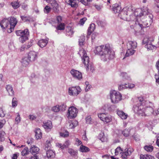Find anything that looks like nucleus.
Wrapping results in <instances>:
<instances>
[{
	"mask_svg": "<svg viewBox=\"0 0 159 159\" xmlns=\"http://www.w3.org/2000/svg\"><path fill=\"white\" fill-rule=\"evenodd\" d=\"M94 52L95 54L99 55L101 59L104 61H108L115 57V52L111 49L108 45L97 47Z\"/></svg>",
	"mask_w": 159,
	"mask_h": 159,
	"instance_id": "nucleus-1",
	"label": "nucleus"
},
{
	"mask_svg": "<svg viewBox=\"0 0 159 159\" xmlns=\"http://www.w3.org/2000/svg\"><path fill=\"white\" fill-rule=\"evenodd\" d=\"M149 9L147 7H143L142 9H138L134 12V15L136 17V20L135 23L136 26L142 28L143 25L141 22V18L144 15L149 13Z\"/></svg>",
	"mask_w": 159,
	"mask_h": 159,
	"instance_id": "nucleus-2",
	"label": "nucleus"
},
{
	"mask_svg": "<svg viewBox=\"0 0 159 159\" xmlns=\"http://www.w3.org/2000/svg\"><path fill=\"white\" fill-rule=\"evenodd\" d=\"M141 103L139 104H137L134 106L133 109L135 112L137 113L140 116H146L149 115L150 113V111L147 110V109L149 107H147L146 109L144 108V106Z\"/></svg>",
	"mask_w": 159,
	"mask_h": 159,
	"instance_id": "nucleus-3",
	"label": "nucleus"
},
{
	"mask_svg": "<svg viewBox=\"0 0 159 159\" xmlns=\"http://www.w3.org/2000/svg\"><path fill=\"white\" fill-rule=\"evenodd\" d=\"M137 43L135 41H128L127 43V50L125 56L127 57L133 55L135 52L134 49L137 48Z\"/></svg>",
	"mask_w": 159,
	"mask_h": 159,
	"instance_id": "nucleus-4",
	"label": "nucleus"
},
{
	"mask_svg": "<svg viewBox=\"0 0 159 159\" xmlns=\"http://www.w3.org/2000/svg\"><path fill=\"white\" fill-rule=\"evenodd\" d=\"M16 33L17 36H20L19 40L22 43H24L28 39V36L29 34L28 29H25L24 30H18L16 32Z\"/></svg>",
	"mask_w": 159,
	"mask_h": 159,
	"instance_id": "nucleus-5",
	"label": "nucleus"
},
{
	"mask_svg": "<svg viewBox=\"0 0 159 159\" xmlns=\"http://www.w3.org/2000/svg\"><path fill=\"white\" fill-rule=\"evenodd\" d=\"M149 12L146 14V15H144V16L142 17V20H141L140 21L141 23L143 25V26L141 28H143L144 27L146 26L148 27L151 25L152 22V15L149 14Z\"/></svg>",
	"mask_w": 159,
	"mask_h": 159,
	"instance_id": "nucleus-6",
	"label": "nucleus"
},
{
	"mask_svg": "<svg viewBox=\"0 0 159 159\" xmlns=\"http://www.w3.org/2000/svg\"><path fill=\"white\" fill-rule=\"evenodd\" d=\"M120 93L115 90L111 91L110 92V98L112 103H116L121 99Z\"/></svg>",
	"mask_w": 159,
	"mask_h": 159,
	"instance_id": "nucleus-7",
	"label": "nucleus"
},
{
	"mask_svg": "<svg viewBox=\"0 0 159 159\" xmlns=\"http://www.w3.org/2000/svg\"><path fill=\"white\" fill-rule=\"evenodd\" d=\"M98 116L101 120L106 123L110 122L112 120L111 116L108 115L107 113H99L98 114Z\"/></svg>",
	"mask_w": 159,
	"mask_h": 159,
	"instance_id": "nucleus-8",
	"label": "nucleus"
},
{
	"mask_svg": "<svg viewBox=\"0 0 159 159\" xmlns=\"http://www.w3.org/2000/svg\"><path fill=\"white\" fill-rule=\"evenodd\" d=\"M83 63L86 67L87 70L90 69L92 71L94 70V68L92 64L89 63V56H86L82 58Z\"/></svg>",
	"mask_w": 159,
	"mask_h": 159,
	"instance_id": "nucleus-9",
	"label": "nucleus"
},
{
	"mask_svg": "<svg viewBox=\"0 0 159 159\" xmlns=\"http://www.w3.org/2000/svg\"><path fill=\"white\" fill-rule=\"evenodd\" d=\"M81 89L79 86L69 88L68 89L69 94L70 95L77 96L81 92Z\"/></svg>",
	"mask_w": 159,
	"mask_h": 159,
	"instance_id": "nucleus-10",
	"label": "nucleus"
},
{
	"mask_svg": "<svg viewBox=\"0 0 159 159\" xmlns=\"http://www.w3.org/2000/svg\"><path fill=\"white\" fill-rule=\"evenodd\" d=\"M77 110L76 108L73 106L70 107L68 110V118L71 119L77 116Z\"/></svg>",
	"mask_w": 159,
	"mask_h": 159,
	"instance_id": "nucleus-11",
	"label": "nucleus"
},
{
	"mask_svg": "<svg viewBox=\"0 0 159 159\" xmlns=\"http://www.w3.org/2000/svg\"><path fill=\"white\" fill-rule=\"evenodd\" d=\"M10 23L9 20L8 19H4L0 22V26L4 31L6 29L7 30L10 29Z\"/></svg>",
	"mask_w": 159,
	"mask_h": 159,
	"instance_id": "nucleus-12",
	"label": "nucleus"
},
{
	"mask_svg": "<svg viewBox=\"0 0 159 159\" xmlns=\"http://www.w3.org/2000/svg\"><path fill=\"white\" fill-rule=\"evenodd\" d=\"M9 22L10 25V29L7 30V32L8 33H11L13 30L14 27L17 22V21L15 18L11 17L10 18Z\"/></svg>",
	"mask_w": 159,
	"mask_h": 159,
	"instance_id": "nucleus-13",
	"label": "nucleus"
},
{
	"mask_svg": "<svg viewBox=\"0 0 159 159\" xmlns=\"http://www.w3.org/2000/svg\"><path fill=\"white\" fill-rule=\"evenodd\" d=\"M70 73L72 76L76 79L80 80L82 78L81 73L76 70L72 69L70 71Z\"/></svg>",
	"mask_w": 159,
	"mask_h": 159,
	"instance_id": "nucleus-14",
	"label": "nucleus"
},
{
	"mask_svg": "<svg viewBox=\"0 0 159 159\" xmlns=\"http://www.w3.org/2000/svg\"><path fill=\"white\" fill-rule=\"evenodd\" d=\"M129 11L127 9H124L121 11L120 13V18L124 20L129 21V19L128 18V14L129 13Z\"/></svg>",
	"mask_w": 159,
	"mask_h": 159,
	"instance_id": "nucleus-15",
	"label": "nucleus"
},
{
	"mask_svg": "<svg viewBox=\"0 0 159 159\" xmlns=\"http://www.w3.org/2000/svg\"><path fill=\"white\" fill-rule=\"evenodd\" d=\"M27 57L31 61H34L37 57V53L34 51H30Z\"/></svg>",
	"mask_w": 159,
	"mask_h": 159,
	"instance_id": "nucleus-16",
	"label": "nucleus"
},
{
	"mask_svg": "<svg viewBox=\"0 0 159 159\" xmlns=\"http://www.w3.org/2000/svg\"><path fill=\"white\" fill-rule=\"evenodd\" d=\"M52 9L55 12H58L59 11V4L55 0H52L50 2Z\"/></svg>",
	"mask_w": 159,
	"mask_h": 159,
	"instance_id": "nucleus-17",
	"label": "nucleus"
},
{
	"mask_svg": "<svg viewBox=\"0 0 159 159\" xmlns=\"http://www.w3.org/2000/svg\"><path fill=\"white\" fill-rule=\"evenodd\" d=\"M55 154L54 152L52 150H48L46 152V155L45 159H52L54 157Z\"/></svg>",
	"mask_w": 159,
	"mask_h": 159,
	"instance_id": "nucleus-18",
	"label": "nucleus"
},
{
	"mask_svg": "<svg viewBox=\"0 0 159 159\" xmlns=\"http://www.w3.org/2000/svg\"><path fill=\"white\" fill-rule=\"evenodd\" d=\"M30 152L34 155L38 154L39 150V148L34 145L32 146L30 148Z\"/></svg>",
	"mask_w": 159,
	"mask_h": 159,
	"instance_id": "nucleus-19",
	"label": "nucleus"
},
{
	"mask_svg": "<svg viewBox=\"0 0 159 159\" xmlns=\"http://www.w3.org/2000/svg\"><path fill=\"white\" fill-rule=\"evenodd\" d=\"M70 143L69 140L66 141L65 143L62 144L57 143L56 144L57 146L61 149H64L68 148L70 145Z\"/></svg>",
	"mask_w": 159,
	"mask_h": 159,
	"instance_id": "nucleus-20",
	"label": "nucleus"
},
{
	"mask_svg": "<svg viewBox=\"0 0 159 159\" xmlns=\"http://www.w3.org/2000/svg\"><path fill=\"white\" fill-rule=\"evenodd\" d=\"M48 41L47 39L40 40L38 42V44L40 47L43 48L45 47L47 44Z\"/></svg>",
	"mask_w": 159,
	"mask_h": 159,
	"instance_id": "nucleus-21",
	"label": "nucleus"
},
{
	"mask_svg": "<svg viewBox=\"0 0 159 159\" xmlns=\"http://www.w3.org/2000/svg\"><path fill=\"white\" fill-rule=\"evenodd\" d=\"M117 114L118 116L122 119L125 120L127 118V114L124 113L122 111L117 110Z\"/></svg>",
	"mask_w": 159,
	"mask_h": 159,
	"instance_id": "nucleus-22",
	"label": "nucleus"
},
{
	"mask_svg": "<svg viewBox=\"0 0 159 159\" xmlns=\"http://www.w3.org/2000/svg\"><path fill=\"white\" fill-rule=\"evenodd\" d=\"M104 109L105 110H107L110 111H113L116 108V107L114 105L107 104L104 105Z\"/></svg>",
	"mask_w": 159,
	"mask_h": 159,
	"instance_id": "nucleus-23",
	"label": "nucleus"
},
{
	"mask_svg": "<svg viewBox=\"0 0 159 159\" xmlns=\"http://www.w3.org/2000/svg\"><path fill=\"white\" fill-rule=\"evenodd\" d=\"M35 137L37 139H41L42 137V133L41 130L39 128H36L35 131Z\"/></svg>",
	"mask_w": 159,
	"mask_h": 159,
	"instance_id": "nucleus-24",
	"label": "nucleus"
},
{
	"mask_svg": "<svg viewBox=\"0 0 159 159\" xmlns=\"http://www.w3.org/2000/svg\"><path fill=\"white\" fill-rule=\"evenodd\" d=\"M112 7L113 10L115 13H119L121 9L120 6L117 3L114 4Z\"/></svg>",
	"mask_w": 159,
	"mask_h": 159,
	"instance_id": "nucleus-25",
	"label": "nucleus"
},
{
	"mask_svg": "<svg viewBox=\"0 0 159 159\" xmlns=\"http://www.w3.org/2000/svg\"><path fill=\"white\" fill-rule=\"evenodd\" d=\"M43 126L44 128L47 129H51L52 127V123L50 120L48 121L47 122L44 123Z\"/></svg>",
	"mask_w": 159,
	"mask_h": 159,
	"instance_id": "nucleus-26",
	"label": "nucleus"
},
{
	"mask_svg": "<svg viewBox=\"0 0 159 159\" xmlns=\"http://www.w3.org/2000/svg\"><path fill=\"white\" fill-rule=\"evenodd\" d=\"M30 61L27 57H25L22 59L21 63L22 65L24 67H26L29 64Z\"/></svg>",
	"mask_w": 159,
	"mask_h": 159,
	"instance_id": "nucleus-27",
	"label": "nucleus"
},
{
	"mask_svg": "<svg viewBox=\"0 0 159 159\" xmlns=\"http://www.w3.org/2000/svg\"><path fill=\"white\" fill-rule=\"evenodd\" d=\"M154 40L153 38L152 37H149L148 36H146L144 38L143 43L144 44H146L147 43H150Z\"/></svg>",
	"mask_w": 159,
	"mask_h": 159,
	"instance_id": "nucleus-28",
	"label": "nucleus"
},
{
	"mask_svg": "<svg viewBox=\"0 0 159 159\" xmlns=\"http://www.w3.org/2000/svg\"><path fill=\"white\" fill-rule=\"evenodd\" d=\"M74 33L73 29L72 27L67 26L66 28V34L69 36H72Z\"/></svg>",
	"mask_w": 159,
	"mask_h": 159,
	"instance_id": "nucleus-29",
	"label": "nucleus"
},
{
	"mask_svg": "<svg viewBox=\"0 0 159 159\" xmlns=\"http://www.w3.org/2000/svg\"><path fill=\"white\" fill-rule=\"evenodd\" d=\"M6 89L9 95L12 96L14 95V91L11 85H8L6 87Z\"/></svg>",
	"mask_w": 159,
	"mask_h": 159,
	"instance_id": "nucleus-30",
	"label": "nucleus"
},
{
	"mask_svg": "<svg viewBox=\"0 0 159 159\" xmlns=\"http://www.w3.org/2000/svg\"><path fill=\"white\" fill-rule=\"evenodd\" d=\"M67 3L70 5L72 7H77L78 6L77 1L75 0H68Z\"/></svg>",
	"mask_w": 159,
	"mask_h": 159,
	"instance_id": "nucleus-31",
	"label": "nucleus"
},
{
	"mask_svg": "<svg viewBox=\"0 0 159 159\" xmlns=\"http://www.w3.org/2000/svg\"><path fill=\"white\" fill-rule=\"evenodd\" d=\"M156 66L158 70V75L156 74L155 75V78L156 80V82L159 84V59L158 61L157 62Z\"/></svg>",
	"mask_w": 159,
	"mask_h": 159,
	"instance_id": "nucleus-32",
	"label": "nucleus"
},
{
	"mask_svg": "<svg viewBox=\"0 0 159 159\" xmlns=\"http://www.w3.org/2000/svg\"><path fill=\"white\" fill-rule=\"evenodd\" d=\"M95 29V24H91L90 25L89 27L88 30V34L89 35H90L93 31Z\"/></svg>",
	"mask_w": 159,
	"mask_h": 159,
	"instance_id": "nucleus-33",
	"label": "nucleus"
},
{
	"mask_svg": "<svg viewBox=\"0 0 159 159\" xmlns=\"http://www.w3.org/2000/svg\"><path fill=\"white\" fill-rule=\"evenodd\" d=\"M140 159H155L154 157L148 155H141Z\"/></svg>",
	"mask_w": 159,
	"mask_h": 159,
	"instance_id": "nucleus-34",
	"label": "nucleus"
},
{
	"mask_svg": "<svg viewBox=\"0 0 159 159\" xmlns=\"http://www.w3.org/2000/svg\"><path fill=\"white\" fill-rule=\"evenodd\" d=\"M14 9H16L18 8L20 6L19 2L18 1H14L12 2L11 4Z\"/></svg>",
	"mask_w": 159,
	"mask_h": 159,
	"instance_id": "nucleus-35",
	"label": "nucleus"
},
{
	"mask_svg": "<svg viewBox=\"0 0 159 159\" xmlns=\"http://www.w3.org/2000/svg\"><path fill=\"white\" fill-rule=\"evenodd\" d=\"M145 47L148 50H152L153 49L156 48V47H155V46L151 44V42H150V43L146 44Z\"/></svg>",
	"mask_w": 159,
	"mask_h": 159,
	"instance_id": "nucleus-36",
	"label": "nucleus"
},
{
	"mask_svg": "<svg viewBox=\"0 0 159 159\" xmlns=\"http://www.w3.org/2000/svg\"><path fill=\"white\" fill-rule=\"evenodd\" d=\"M78 53L82 58L87 55L85 50L83 48L80 49Z\"/></svg>",
	"mask_w": 159,
	"mask_h": 159,
	"instance_id": "nucleus-37",
	"label": "nucleus"
},
{
	"mask_svg": "<svg viewBox=\"0 0 159 159\" xmlns=\"http://www.w3.org/2000/svg\"><path fill=\"white\" fill-rule=\"evenodd\" d=\"M149 110L150 111V113L154 115H157L159 114V108L157 109V111L155 112L153 110V109L151 107H149L147 109V110Z\"/></svg>",
	"mask_w": 159,
	"mask_h": 159,
	"instance_id": "nucleus-38",
	"label": "nucleus"
},
{
	"mask_svg": "<svg viewBox=\"0 0 159 159\" xmlns=\"http://www.w3.org/2000/svg\"><path fill=\"white\" fill-rule=\"evenodd\" d=\"M80 150L82 152H87L90 149L88 147L82 145L80 146Z\"/></svg>",
	"mask_w": 159,
	"mask_h": 159,
	"instance_id": "nucleus-39",
	"label": "nucleus"
},
{
	"mask_svg": "<svg viewBox=\"0 0 159 159\" xmlns=\"http://www.w3.org/2000/svg\"><path fill=\"white\" fill-rule=\"evenodd\" d=\"M144 148L147 152H151L153 149V147L151 145H146L144 147Z\"/></svg>",
	"mask_w": 159,
	"mask_h": 159,
	"instance_id": "nucleus-40",
	"label": "nucleus"
},
{
	"mask_svg": "<svg viewBox=\"0 0 159 159\" xmlns=\"http://www.w3.org/2000/svg\"><path fill=\"white\" fill-rule=\"evenodd\" d=\"M99 138L102 142H104L107 140V138L105 136L103 133H100L99 135Z\"/></svg>",
	"mask_w": 159,
	"mask_h": 159,
	"instance_id": "nucleus-41",
	"label": "nucleus"
},
{
	"mask_svg": "<svg viewBox=\"0 0 159 159\" xmlns=\"http://www.w3.org/2000/svg\"><path fill=\"white\" fill-rule=\"evenodd\" d=\"M52 110L54 112H58L60 111V106L57 105L53 106L52 108Z\"/></svg>",
	"mask_w": 159,
	"mask_h": 159,
	"instance_id": "nucleus-42",
	"label": "nucleus"
},
{
	"mask_svg": "<svg viewBox=\"0 0 159 159\" xmlns=\"http://www.w3.org/2000/svg\"><path fill=\"white\" fill-rule=\"evenodd\" d=\"M85 39L84 36H82L80 37V39L79 40V44L80 46H82L84 45Z\"/></svg>",
	"mask_w": 159,
	"mask_h": 159,
	"instance_id": "nucleus-43",
	"label": "nucleus"
},
{
	"mask_svg": "<svg viewBox=\"0 0 159 159\" xmlns=\"http://www.w3.org/2000/svg\"><path fill=\"white\" fill-rule=\"evenodd\" d=\"M29 153L28 148L27 147L24 148L21 152V155L23 156L27 155Z\"/></svg>",
	"mask_w": 159,
	"mask_h": 159,
	"instance_id": "nucleus-44",
	"label": "nucleus"
},
{
	"mask_svg": "<svg viewBox=\"0 0 159 159\" xmlns=\"http://www.w3.org/2000/svg\"><path fill=\"white\" fill-rule=\"evenodd\" d=\"M57 30H63L65 29V24L64 23H61L57 27Z\"/></svg>",
	"mask_w": 159,
	"mask_h": 159,
	"instance_id": "nucleus-45",
	"label": "nucleus"
},
{
	"mask_svg": "<svg viewBox=\"0 0 159 159\" xmlns=\"http://www.w3.org/2000/svg\"><path fill=\"white\" fill-rule=\"evenodd\" d=\"M5 134V132L3 131H0V141H3L5 140L4 136Z\"/></svg>",
	"mask_w": 159,
	"mask_h": 159,
	"instance_id": "nucleus-46",
	"label": "nucleus"
},
{
	"mask_svg": "<svg viewBox=\"0 0 159 159\" xmlns=\"http://www.w3.org/2000/svg\"><path fill=\"white\" fill-rule=\"evenodd\" d=\"M123 151V150L120 147H118L116 148L115 150V154L116 155L119 154H121Z\"/></svg>",
	"mask_w": 159,
	"mask_h": 159,
	"instance_id": "nucleus-47",
	"label": "nucleus"
},
{
	"mask_svg": "<svg viewBox=\"0 0 159 159\" xmlns=\"http://www.w3.org/2000/svg\"><path fill=\"white\" fill-rule=\"evenodd\" d=\"M121 76H122L123 79L129 80L130 77L125 72H123L121 73Z\"/></svg>",
	"mask_w": 159,
	"mask_h": 159,
	"instance_id": "nucleus-48",
	"label": "nucleus"
},
{
	"mask_svg": "<svg viewBox=\"0 0 159 159\" xmlns=\"http://www.w3.org/2000/svg\"><path fill=\"white\" fill-rule=\"evenodd\" d=\"M68 152L72 156L75 155L77 153V152L76 151L71 148L69 149H68Z\"/></svg>",
	"mask_w": 159,
	"mask_h": 159,
	"instance_id": "nucleus-49",
	"label": "nucleus"
},
{
	"mask_svg": "<svg viewBox=\"0 0 159 159\" xmlns=\"http://www.w3.org/2000/svg\"><path fill=\"white\" fill-rule=\"evenodd\" d=\"M51 10V8L48 6H46L44 9V12L45 13H49Z\"/></svg>",
	"mask_w": 159,
	"mask_h": 159,
	"instance_id": "nucleus-50",
	"label": "nucleus"
},
{
	"mask_svg": "<svg viewBox=\"0 0 159 159\" xmlns=\"http://www.w3.org/2000/svg\"><path fill=\"white\" fill-rule=\"evenodd\" d=\"M86 123L88 124L92 123V119L90 116H88L85 118Z\"/></svg>",
	"mask_w": 159,
	"mask_h": 159,
	"instance_id": "nucleus-51",
	"label": "nucleus"
},
{
	"mask_svg": "<svg viewBox=\"0 0 159 159\" xmlns=\"http://www.w3.org/2000/svg\"><path fill=\"white\" fill-rule=\"evenodd\" d=\"M122 134L125 137L128 136L129 134V130L128 129H125L122 131Z\"/></svg>",
	"mask_w": 159,
	"mask_h": 159,
	"instance_id": "nucleus-52",
	"label": "nucleus"
},
{
	"mask_svg": "<svg viewBox=\"0 0 159 159\" xmlns=\"http://www.w3.org/2000/svg\"><path fill=\"white\" fill-rule=\"evenodd\" d=\"M60 106V111H62L66 110V106L65 104H62Z\"/></svg>",
	"mask_w": 159,
	"mask_h": 159,
	"instance_id": "nucleus-53",
	"label": "nucleus"
},
{
	"mask_svg": "<svg viewBox=\"0 0 159 159\" xmlns=\"http://www.w3.org/2000/svg\"><path fill=\"white\" fill-rule=\"evenodd\" d=\"M51 144L50 142L49 141L47 140L46 141V143L45 145V149L47 150L49 148H50Z\"/></svg>",
	"mask_w": 159,
	"mask_h": 159,
	"instance_id": "nucleus-54",
	"label": "nucleus"
},
{
	"mask_svg": "<svg viewBox=\"0 0 159 159\" xmlns=\"http://www.w3.org/2000/svg\"><path fill=\"white\" fill-rule=\"evenodd\" d=\"M17 116L15 118V122H16V124H18L20 121L21 119L20 117V115H19V113H17Z\"/></svg>",
	"mask_w": 159,
	"mask_h": 159,
	"instance_id": "nucleus-55",
	"label": "nucleus"
},
{
	"mask_svg": "<svg viewBox=\"0 0 159 159\" xmlns=\"http://www.w3.org/2000/svg\"><path fill=\"white\" fill-rule=\"evenodd\" d=\"M79 1L85 5H87L89 2H90L92 1V0H79Z\"/></svg>",
	"mask_w": 159,
	"mask_h": 159,
	"instance_id": "nucleus-56",
	"label": "nucleus"
},
{
	"mask_svg": "<svg viewBox=\"0 0 159 159\" xmlns=\"http://www.w3.org/2000/svg\"><path fill=\"white\" fill-rule=\"evenodd\" d=\"M17 101L16 98H13L12 101V106L14 107L17 106Z\"/></svg>",
	"mask_w": 159,
	"mask_h": 159,
	"instance_id": "nucleus-57",
	"label": "nucleus"
},
{
	"mask_svg": "<svg viewBox=\"0 0 159 159\" xmlns=\"http://www.w3.org/2000/svg\"><path fill=\"white\" fill-rule=\"evenodd\" d=\"M60 135L61 137H66L68 136V132L67 131H65V132H61L60 133Z\"/></svg>",
	"mask_w": 159,
	"mask_h": 159,
	"instance_id": "nucleus-58",
	"label": "nucleus"
},
{
	"mask_svg": "<svg viewBox=\"0 0 159 159\" xmlns=\"http://www.w3.org/2000/svg\"><path fill=\"white\" fill-rule=\"evenodd\" d=\"M86 20L87 19L85 17L81 19L79 21V24L81 25H83Z\"/></svg>",
	"mask_w": 159,
	"mask_h": 159,
	"instance_id": "nucleus-59",
	"label": "nucleus"
},
{
	"mask_svg": "<svg viewBox=\"0 0 159 159\" xmlns=\"http://www.w3.org/2000/svg\"><path fill=\"white\" fill-rule=\"evenodd\" d=\"M125 151L123 152H122L121 154V157L122 158H126L127 156L128 155V153L127 152V151L126 149L125 150Z\"/></svg>",
	"mask_w": 159,
	"mask_h": 159,
	"instance_id": "nucleus-60",
	"label": "nucleus"
},
{
	"mask_svg": "<svg viewBox=\"0 0 159 159\" xmlns=\"http://www.w3.org/2000/svg\"><path fill=\"white\" fill-rule=\"evenodd\" d=\"M21 18L22 20L24 21H30V18L28 16H21Z\"/></svg>",
	"mask_w": 159,
	"mask_h": 159,
	"instance_id": "nucleus-61",
	"label": "nucleus"
},
{
	"mask_svg": "<svg viewBox=\"0 0 159 159\" xmlns=\"http://www.w3.org/2000/svg\"><path fill=\"white\" fill-rule=\"evenodd\" d=\"M94 6L96 9L98 11L100 10L103 7L102 5L95 4Z\"/></svg>",
	"mask_w": 159,
	"mask_h": 159,
	"instance_id": "nucleus-62",
	"label": "nucleus"
},
{
	"mask_svg": "<svg viewBox=\"0 0 159 159\" xmlns=\"http://www.w3.org/2000/svg\"><path fill=\"white\" fill-rule=\"evenodd\" d=\"M127 86L126 85V84L125 85L121 84L118 87L119 89L120 90H121L123 89L127 88Z\"/></svg>",
	"mask_w": 159,
	"mask_h": 159,
	"instance_id": "nucleus-63",
	"label": "nucleus"
},
{
	"mask_svg": "<svg viewBox=\"0 0 159 159\" xmlns=\"http://www.w3.org/2000/svg\"><path fill=\"white\" fill-rule=\"evenodd\" d=\"M6 123V120L3 119L0 121V129L2 128Z\"/></svg>",
	"mask_w": 159,
	"mask_h": 159,
	"instance_id": "nucleus-64",
	"label": "nucleus"
}]
</instances>
